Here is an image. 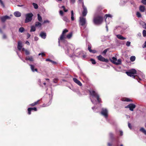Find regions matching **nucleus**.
<instances>
[{
  "instance_id": "obj_60",
  "label": "nucleus",
  "mask_w": 146,
  "mask_h": 146,
  "mask_svg": "<svg viewBox=\"0 0 146 146\" xmlns=\"http://www.w3.org/2000/svg\"><path fill=\"white\" fill-rule=\"evenodd\" d=\"M6 36L5 34H3V39H6Z\"/></svg>"
},
{
  "instance_id": "obj_31",
  "label": "nucleus",
  "mask_w": 146,
  "mask_h": 146,
  "mask_svg": "<svg viewBox=\"0 0 146 146\" xmlns=\"http://www.w3.org/2000/svg\"><path fill=\"white\" fill-rule=\"evenodd\" d=\"M140 130L145 135H146V130L143 127H141L140 129Z\"/></svg>"
},
{
  "instance_id": "obj_55",
  "label": "nucleus",
  "mask_w": 146,
  "mask_h": 146,
  "mask_svg": "<svg viewBox=\"0 0 146 146\" xmlns=\"http://www.w3.org/2000/svg\"><path fill=\"white\" fill-rule=\"evenodd\" d=\"M90 52H92L93 53H95L96 52V50H91V51H90Z\"/></svg>"
},
{
  "instance_id": "obj_44",
  "label": "nucleus",
  "mask_w": 146,
  "mask_h": 146,
  "mask_svg": "<svg viewBox=\"0 0 146 146\" xmlns=\"http://www.w3.org/2000/svg\"><path fill=\"white\" fill-rule=\"evenodd\" d=\"M109 50L108 48H107L105 49L102 52V54H106V53L108 51V50Z\"/></svg>"
},
{
  "instance_id": "obj_7",
  "label": "nucleus",
  "mask_w": 146,
  "mask_h": 146,
  "mask_svg": "<svg viewBox=\"0 0 146 146\" xmlns=\"http://www.w3.org/2000/svg\"><path fill=\"white\" fill-rule=\"evenodd\" d=\"M110 60L113 63L116 65L121 64V61L120 59L117 60V58L115 57H112L110 59Z\"/></svg>"
},
{
  "instance_id": "obj_2",
  "label": "nucleus",
  "mask_w": 146,
  "mask_h": 146,
  "mask_svg": "<svg viewBox=\"0 0 146 146\" xmlns=\"http://www.w3.org/2000/svg\"><path fill=\"white\" fill-rule=\"evenodd\" d=\"M90 94V98L92 103L94 104H96V101L93 100L94 98H96L98 102L100 103L101 102V100L100 98V96L98 92L93 90L89 91Z\"/></svg>"
},
{
  "instance_id": "obj_23",
  "label": "nucleus",
  "mask_w": 146,
  "mask_h": 146,
  "mask_svg": "<svg viewBox=\"0 0 146 146\" xmlns=\"http://www.w3.org/2000/svg\"><path fill=\"white\" fill-rule=\"evenodd\" d=\"M117 37L119 39L121 40H124L126 39V38L123 36L120 35H116Z\"/></svg>"
},
{
  "instance_id": "obj_39",
  "label": "nucleus",
  "mask_w": 146,
  "mask_h": 146,
  "mask_svg": "<svg viewBox=\"0 0 146 146\" xmlns=\"http://www.w3.org/2000/svg\"><path fill=\"white\" fill-rule=\"evenodd\" d=\"M31 109L32 108H29L28 109V114L29 115L31 114V111H32Z\"/></svg>"
},
{
  "instance_id": "obj_40",
  "label": "nucleus",
  "mask_w": 146,
  "mask_h": 146,
  "mask_svg": "<svg viewBox=\"0 0 146 146\" xmlns=\"http://www.w3.org/2000/svg\"><path fill=\"white\" fill-rule=\"evenodd\" d=\"M25 30L24 28H19V31L20 33L23 32Z\"/></svg>"
},
{
  "instance_id": "obj_25",
  "label": "nucleus",
  "mask_w": 146,
  "mask_h": 146,
  "mask_svg": "<svg viewBox=\"0 0 146 146\" xmlns=\"http://www.w3.org/2000/svg\"><path fill=\"white\" fill-rule=\"evenodd\" d=\"M14 15L17 17H19L21 16V13L19 11H16L14 13Z\"/></svg>"
},
{
  "instance_id": "obj_6",
  "label": "nucleus",
  "mask_w": 146,
  "mask_h": 146,
  "mask_svg": "<svg viewBox=\"0 0 146 146\" xmlns=\"http://www.w3.org/2000/svg\"><path fill=\"white\" fill-rule=\"evenodd\" d=\"M72 46V45L68 43L65 44L63 46L65 53L67 55H68L70 52L71 51L70 46Z\"/></svg>"
},
{
  "instance_id": "obj_64",
  "label": "nucleus",
  "mask_w": 146,
  "mask_h": 146,
  "mask_svg": "<svg viewBox=\"0 0 146 146\" xmlns=\"http://www.w3.org/2000/svg\"><path fill=\"white\" fill-rule=\"evenodd\" d=\"M108 146H112L111 145L110 143H108Z\"/></svg>"
},
{
  "instance_id": "obj_53",
  "label": "nucleus",
  "mask_w": 146,
  "mask_h": 146,
  "mask_svg": "<svg viewBox=\"0 0 146 146\" xmlns=\"http://www.w3.org/2000/svg\"><path fill=\"white\" fill-rule=\"evenodd\" d=\"M91 47L90 45H88V50L90 52V51H91Z\"/></svg>"
},
{
  "instance_id": "obj_57",
  "label": "nucleus",
  "mask_w": 146,
  "mask_h": 146,
  "mask_svg": "<svg viewBox=\"0 0 146 146\" xmlns=\"http://www.w3.org/2000/svg\"><path fill=\"white\" fill-rule=\"evenodd\" d=\"M143 48H146V41H145L144 44L143 45Z\"/></svg>"
},
{
  "instance_id": "obj_18",
  "label": "nucleus",
  "mask_w": 146,
  "mask_h": 146,
  "mask_svg": "<svg viewBox=\"0 0 146 146\" xmlns=\"http://www.w3.org/2000/svg\"><path fill=\"white\" fill-rule=\"evenodd\" d=\"M46 33L43 32H42L40 34V36L42 38L44 39L46 38Z\"/></svg>"
},
{
  "instance_id": "obj_59",
  "label": "nucleus",
  "mask_w": 146,
  "mask_h": 146,
  "mask_svg": "<svg viewBox=\"0 0 146 146\" xmlns=\"http://www.w3.org/2000/svg\"><path fill=\"white\" fill-rule=\"evenodd\" d=\"M31 35L29 33H27V38H28L30 37Z\"/></svg>"
},
{
  "instance_id": "obj_48",
  "label": "nucleus",
  "mask_w": 146,
  "mask_h": 146,
  "mask_svg": "<svg viewBox=\"0 0 146 146\" xmlns=\"http://www.w3.org/2000/svg\"><path fill=\"white\" fill-rule=\"evenodd\" d=\"M0 3L3 7H5V5L1 0H0Z\"/></svg>"
},
{
  "instance_id": "obj_24",
  "label": "nucleus",
  "mask_w": 146,
  "mask_h": 146,
  "mask_svg": "<svg viewBox=\"0 0 146 146\" xmlns=\"http://www.w3.org/2000/svg\"><path fill=\"white\" fill-rule=\"evenodd\" d=\"M121 100L123 101L124 102H132L131 100L128 98H122Z\"/></svg>"
},
{
  "instance_id": "obj_49",
  "label": "nucleus",
  "mask_w": 146,
  "mask_h": 146,
  "mask_svg": "<svg viewBox=\"0 0 146 146\" xmlns=\"http://www.w3.org/2000/svg\"><path fill=\"white\" fill-rule=\"evenodd\" d=\"M119 133H120V136H122L123 135V131L121 130H119Z\"/></svg>"
},
{
  "instance_id": "obj_9",
  "label": "nucleus",
  "mask_w": 146,
  "mask_h": 146,
  "mask_svg": "<svg viewBox=\"0 0 146 146\" xmlns=\"http://www.w3.org/2000/svg\"><path fill=\"white\" fill-rule=\"evenodd\" d=\"M33 15V14L32 13H29L27 14L26 15L25 22L27 23L31 21L32 19V17Z\"/></svg>"
},
{
  "instance_id": "obj_61",
  "label": "nucleus",
  "mask_w": 146,
  "mask_h": 146,
  "mask_svg": "<svg viewBox=\"0 0 146 146\" xmlns=\"http://www.w3.org/2000/svg\"><path fill=\"white\" fill-rule=\"evenodd\" d=\"M46 61H50V62H52V60L50 59H46Z\"/></svg>"
},
{
  "instance_id": "obj_32",
  "label": "nucleus",
  "mask_w": 146,
  "mask_h": 146,
  "mask_svg": "<svg viewBox=\"0 0 146 146\" xmlns=\"http://www.w3.org/2000/svg\"><path fill=\"white\" fill-rule=\"evenodd\" d=\"M37 15L38 20L40 22H42V19L41 16L39 14H38Z\"/></svg>"
},
{
  "instance_id": "obj_21",
  "label": "nucleus",
  "mask_w": 146,
  "mask_h": 146,
  "mask_svg": "<svg viewBox=\"0 0 146 146\" xmlns=\"http://www.w3.org/2000/svg\"><path fill=\"white\" fill-rule=\"evenodd\" d=\"M22 43L21 42H19L18 43L17 48L19 50H20L22 47Z\"/></svg>"
},
{
  "instance_id": "obj_56",
  "label": "nucleus",
  "mask_w": 146,
  "mask_h": 146,
  "mask_svg": "<svg viewBox=\"0 0 146 146\" xmlns=\"http://www.w3.org/2000/svg\"><path fill=\"white\" fill-rule=\"evenodd\" d=\"M128 126L130 129H131V124L129 123H128Z\"/></svg>"
},
{
  "instance_id": "obj_58",
  "label": "nucleus",
  "mask_w": 146,
  "mask_h": 146,
  "mask_svg": "<svg viewBox=\"0 0 146 146\" xmlns=\"http://www.w3.org/2000/svg\"><path fill=\"white\" fill-rule=\"evenodd\" d=\"M60 14L61 15H62L63 14V12L62 11L60 10Z\"/></svg>"
},
{
  "instance_id": "obj_10",
  "label": "nucleus",
  "mask_w": 146,
  "mask_h": 146,
  "mask_svg": "<svg viewBox=\"0 0 146 146\" xmlns=\"http://www.w3.org/2000/svg\"><path fill=\"white\" fill-rule=\"evenodd\" d=\"M80 24L81 25L83 26L86 24V20L85 18L80 17Z\"/></svg>"
},
{
  "instance_id": "obj_20",
  "label": "nucleus",
  "mask_w": 146,
  "mask_h": 146,
  "mask_svg": "<svg viewBox=\"0 0 146 146\" xmlns=\"http://www.w3.org/2000/svg\"><path fill=\"white\" fill-rule=\"evenodd\" d=\"M73 34V32L72 31L70 32L67 35L66 37V38L68 39H70L72 36Z\"/></svg>"
},
{
  "instance_id": "obj_36",
  "label": "nucleus",
  "mask_w": 146,
  "mask_h": 146,
  "mask_svg": "<svg viewBox=\"0 0 146 146\" xmlns=\"http://www.w3.org/2000/svg\"><path fill=\"white\" fill-rule=\"evenodd\" d=\"M63 20L66 22H69V20L68 18L66 17H64L63 18Z\"/></svg>"
},
{
  "instance_id": "obj_11",
  "label": "nucleus",
  "mask_w": 146,
  "mask_h": 146,
  "mask_svg": "<svg viewBox=\"0 0 146 146\" xmlns=\"http://www.w3.org/2000/svg\"><path fill=\"white\" fill-rule=\"evenodd\" d=\"M135 107L136 106L135 105L133 104H131L125 106V108H129L130 111H133V109L135 108Z\"/></svg>"
},
{
  "instance_id": "obj_34",
  "label": "nucleus",
  "mask_w": 146,
  "mask_h": 146,
  "mask_svg": "<svg viewBox=\"0 0 146 146\" xmlns=\"http://www.w3.org/2000/svg\"><path fill=\"white\" fill-rule=\"evenodd\" d=\"M135 59V57L134 56H132L130 58V60L131 62H133Z\"/></svg>"
},
{
  "instance_id": "obj_50",
  "label": "nucleus",
  "mask_w": 146,
  "mask_h": 146,
  "mask_svg": "<svg viewBox=\"0 0 146 146\" xmlns=\"http://www.w3.org/2000/svg\"><path fill=\"white\" fill-rule=\"evenodd\" d=\"M36 30V28H31L30 30L31 32H34Z\"/></svg>"
},
{
  "instance_id": "obj_3",
  "label": "nucleus",
  "mask_w": 146,
  "mask_h": 146,
  "mask_svg": "<svg viewBox=\"0 0 146 146\" xmlns=\"http://www.w3.org/2000/svg\"><path fill=\"white\" fill-rule=\"evenodd\" d=\"M76 56L79 58H81L82 59H84L86 57V53L83 51L80 50V49H77L75 51Z\"/></svg>"
},
{
  "instance_id": "obj_29",
  "label": "nucleus",
  "mask_w": 146,
  "mask_h": 146,
  "mask_svg": "<svg viewBox=\"0 0 146 146\" xmlns=\"http://www.w3.org/2000/svg\"><path fill=\"white\" fill-rule=\"evenodd\" d=\"M71 20L72 21H73L74 19V13L73 11L72 10L71 11Z\"/></svg>"
},
{
  "instance_id": "obj_35",
  "label": "nucleus",
  "mask_w": 146,
  "mask_h": 146,
  "mask_svg": "<svg viewBox=\"0 0 146 146\" xmlns=\"http://www.w3.org/2000/svg\"><path fill=\"white\" fill-rule=\"evenodd\" d=\"M90 61L92 62V64H96V62L95 60L91 58L90 60Z\"/></svg>"
},
{
  "instance_id": "obj_41",
  "label": "nucleus",
  "mask_w": 146,
  "mask_h": 146,
  "mask_svg": "<svg viewBox=\"0 0 146 146\" xmlns=\"http://www.w3.org/2000/svg\"><path fill=\"white\" fill-rule=\"evenodd\" d=\"M136 15L138 17H141V15L140 13L139 12H137L136 13Z\"/></svg>"
},
{
  "instance_id": "obj_62",
  "label": "nucleus",
  "mask_w": 146,
  "mask_h": 146,
  "mask_svg": "<svg viewBox=\"0 0 146 146\" xmlns=\"http://www.w3.org/2000/svg\"><path fill=\"white\" fill-rule=\"evenodd\" d=\"M34 39L35 40L37 41L38 40V38L37 37H35Z\"/></svg>"
},
{
  "instance_id": "obj_14",
  "label": "nucleus",
  "mask_w": 146,
  "mask_h": 146,
  "mask_svg": "<svg viewBox=\"0 0 146 146\" xmlns=\"http://www.w3.org/2000/svg\"><path fill=\"white\" fill-rule=\"evenodd\" d=\"M112 17V16L110 14H107L105 15L104 16V18L105 19V21L107 24V23L109 24V21H108L107 20L109 19L110 18L111 19Z\"/></svg>"
},
{
  "instance_id": "obj_12",
  "label": "nucleus",
  "mask_w": 146,
  "mask_h": 146,
  "mask_svg": "<svg viewBox=\"0 0 146 146\" xmlns=\"http://www.w3.org/2000/svg\"><path fill=\"white\" fill-rule=\"evenodd\" d=\"M98 59L100 61L105 62H108V60L107 59H106L101 55H100L97 56Z\"/></svg>"
},
{
  "instance_id": "obj_16",
  "label": "nucleus",
  "mask_w": 146,
  "mask_h": 146,
  "mask_svg": "<svg viewBox=\"0 0 146 146\" xmlns=\"http://www.w3.org/2000/svg\"><path fill=\"white\" fill-rule=\"evenodd\" d=\"M10 19V17L7 15L1 17V19L2 22H4L7 19Z\"/></svg>"
},
{
  "instance_id": "obj_46",
  "label": "nucleus",
  "mask_w": 146,
  "mask_h": 146,
  "mask_svg": "<svg viewBox=\"0 0 146 146\" xmlns=\"http://www.w3.org/2000/svg\"><path fill=\"white\" fill-rule=\"evenodd\" d=\"M70 2V3L73 4L76 2V0H69Z\"/></svg>"
},
{
  "instance_id": "obj_45",
  "label": "nucleus",
  "mask_w": 146,
  "mask_h": 146,
  "mask_svg": "<svg viewBox=\"0 0 146 146\" xmlns=\"http://www.w3.org/2000/svg\"><path fill=\"white\" fill-rule=\"evenodd\" d=\"M58 81V79L57 78H55L53 80V82L54 83H56Z\"/></svg>"
},
{
  "instance_id": "obj_37",
  "label": "nucleus",
  "mask_w": 146,
  "mask_h": 146,
  "mask_svg": "<svg viewBox=\"0 0 146 146\" xmlns=\"http://www.w3.org/2000/svg\"><path fill=\"white\" fill-rule=\"evenodd\" d=\"M33 5L35 9H37L38 8V6L37 4L36 3H33Z\"/></svg>"
},
{
  "instance_id": "obj_28",
  "label": "nucleus",
  "mask_w": 146,
  "mask_h": 146,
  "mask_svg": "<svg viewBox=\"0 0 146 146\" xmlns=\"http://www.w3.org/2000/svg\"><path fill=\"white\" fill-rule=\"evenodd\" d=\"M109 136L110 139L112 140L114 139V135L112 133L110 132L109 133Z\"/></svg>"
},
{
  "instance_id": "obj_38",
  "label": "nucleus",
  "mask_w": 146,
  "mask_h": 146,
  "mask_svg": "<svg viewBox=\"0 0 146 146\" xmlns=\"http://www.w3.org/2000/svg\"><path fill=\"white\" fill-rule=\"evenodd\" d=\"M141 24L142 25L143 27L146 28V23L143 22H141Z\"/></svg>"
},
{
  "instance_id": "obj_63",
  "label": "nucleus",
  "mask_w": 146,
  "mask_h": 146,
  "mask_svg": "<svg viewBox=\"0 0 146 146\" xmlns=\"http://www.w3.org/2000/svg\"><path fill=\"white\" fill-rule=\"evenodd\" d=\"M25 43L28 45H30V44L29 42L28 41H26Z\"/></svg>"
},
{
  "instance_id": "obj_1",
  "label": "nucleus",
  "mask_w": 146,
  "mask_h": 146,
  "mask_svg": "<svg viewBox=\"0 0 146 146\" xmlns=\"http://www.w3.org/2000/svg\"><path fill=\"white\" fill-rule=\"evenodd\" d=\"M126 73L129 76L132 77L133 78H135L139 82V80H142L144 79L145 76L141 72L139 71L137 72V75L135 76L134 74H136V71L135 69H132L129 70L128 71L126 72Z\"/></svg>"
},
{
  "instance_id": "obj_8",
  "label": "nucleus",
  "mask_w": 146,
  "mask_h": 146,
  "mask_svg": "<svg viewBox=\"0 0 146 146\" xmlns=\"http://www.w3.org/2000/svg\"><path fill=\"white\" fill-rule=\"evenodd\" d=\"M108 111L106 108H102L101 109V113L102 115L104 116L106 119H108Z\"/></svg>"
},
{
  "instance_id": "obj_27",
  "label": "nucleus",
  "mask_w": 146,
  "mask_h": 146,
  "mask_svg": "<svg viewBox=\"0 0 146 146\" xmlns=\"http://www.w3.org/2000/svg\"><path fill=\"white\" fill-rule=\"evenodd\" d=\"M40 100H38L37 101L34 102L29 105V106H33L38 104V102Z\"/></svg>"
},
{
  "instance_id": "obj_4",
  "label": "nucleus",
  "mask_w": 146,
  "mask_h": 146,
  "mask_svg": "<svg viewBox=\"0 0 146 146\" xmlns=\"http://www.w3.org/2000/svg\"><path fill=\"white\" fill-rule=\"evenodd\" d=\"M68 31L66 29H65L63 31L62 34L60 37L58 38V45L60 46V41L64 42L66 38L65 34L68 32Z\"/></svg>"
},
{
  "instance_id": "obj_5",
  "label": "nucleus",
  "mask_w": 146,
  "mask_h": 146,
  "mask_svg": "<svg viewBox=\"0 0 146 146\" xmlns=\"http://www.w3.org/2000/svg\"><path fill=\"white\" fill-rule=\"evenodd\" d=\"M103 18L100 16H98L94 18L93 22L94 24L97 25L101 24L103 21Z\"/></svg>"
},
{
  "instance_id": "obj_51",
  "label": "nucleus",
  "mask_w": 146,
  "mask_h": 146,
  "mask_svg": "<svg viewBox=\"0 0 146 146\" xmlns=\"http://www.w3.org/2000/svg\"><path fill=\"white\" fill-rule=\"evenodd\" d=\"M142 2L144 5H146V0H142Z\"/></svg>"
},
{
  "instance_id": "obj_42",
  "label": "nucleus",
  "mask_w": 146,
  "mask_h": 146,
  "mask_svg": "<svg viewBox=\"0 0 146 146\" xmlns=\"http://www.w3.org/2000/svg\"><path fill=\"white\" fill-rule=\"evenodd\" d=\"M143 36L144 37L146 36V31L144 30L143 31Z\"/></svg>"
},
{
  "instance_id": "obj_26",
  "label": "nucleus",
  "mask_w": 146,
  "mask_h": 146,
  "mask_svg": "<svg viewBox=\"0 0 146 146\" xmlns=\"http://www.w3.org/2000/svg\"><path fill=\"white\" fill-rule=\"evenodd\" d=\"M51 98L49 102L47 104H43L42 105V107H47L49 106L51 103Z\"/></svg>"
},
{
  "instance_id": "obj_15",
  "label": "nucleus",
  "mask_w": 146,
  "mask_h": 146,
  "mask_svg": "<svg viewBox=\"0 0 146 146\" xmlns=\"http://www.w3.org/2000/svg\"><path fill=\"white\" fill-rule=\"evenodd\" d=\"M73 80L74 82L77 84L79 86H82V83L76 78H73Z\"/></svg>"
},
{
  "instance_id": "obj_33",
  "label": "nucleus",
  "mask_w": 146,
  "mask_h": 146,
  "mask_svg": "<svg viewBox=\"0 0 146 146\" xmlns=\"http://www.w3.org/2000/svg\"><path fill=\"white\" fill-rule=\"evenodd\" d=\"M41 25V23L38 22H36L35 24V26L36 27H40Z\"/></svg>"
},
{
  "instance_id": "obj_13",
  "label": "nucleus",
  "mask_w": 146,
  "mask_h": 146,
  "mask_svg": "<svg viewBox=\"0 0 146 146\" xmlns=\"http://www.w3.org/2000/svg\"><path fill=\"white\" fill-rule=\"evenodd\" d=\"M82 7L83 9V11L82 12V15L83 16L85 17L87 14V10L86 7L84 6V3L83 2V4L82 5Z\"/></svg>"
},
{
  "instance_id": "obj_22",
  "label": "nucleus",
  "mask_w": 146,
  "mask_h": 146,
  "mask_svg": "<svg viewBox=\"0 0 146 146\" xmlns=\"http://www.w3.org/2000/svg\"><path fill=\"white\" fill-rule=\"evenodd\" d=\"M25 60H29L31 62L34 61V59L32 56L26 57L25 58Z\"/></svg>"
},
{
  "instance_id": "obj_43",
  "label": "nucleus",
  "mask_w": 146,
  "mask_h": 146,
  "mask_svg": "<svg viewBox=\"0 0 146 146\" xmlns=\"http://www.w3.org/2000/svg\"><path fill=\"white\" fill-rule=\"evenodd\" d=\"M131 44V42L129 41H127L126 42V45L127 46H130Z\"/></svg>"
},
{
  "instance_id": "obj_47",
  "label": "nucleus",
  "mask_w": 146,
  "mask_h": 146,
  "mask_svg": "<svg viewBox=\"0 0 146 146\" xmlns=\"http://www.w3.org/2000/svg\"><path fill=\"white\" fill-rule=\"evenodd\" d=\"M25 53L26 55H28L30 54L29 52L27 49L25 50Z\"/></svg>"
},
{
  "instance_id": "obj_19",
  "label": "nucleus",
  "mask_w": 146,
  "mask_h": 146,
  "mask_svg": "<svg viewBox=\"0 0 146 146\" xmlns=\"http://www.w3.org/2000/svg\"><path fill=\"white\" fill-rule=\"evenodd\" d=\"M29 65L30 66L31 69L33 72H38L37 69L34 68L35 66L34 65L31 64H29Z\"/></svg>"
},
{
  "instance_id": "obj_30",
  "label": "nucleus",
  "mask_w": 146,
  "mask_h": 146,
  "mask_svg": "<svg viewBox=\"0 0 146 146\" xmlns=\"http://www.w3.org/2000/svg\"><path fill=\"white\" fill-rule=\"evenodd\" d=\"M139 10L142 12H144L145 11V7L143 6H141L139 7Z\"/></svg>"
},
{
  "instance_id": "obj_54",
  "label": "nucleus",
  "mask_w": 146,
  "mask_h": 146,
  "mask_svg": "<svg viewBox=\"0 0 146 146\" xmlns=\"http://www.w3.org/2000/svg\"><path fill=\"white\" fill-rule=\"evenodd\" d=\"M41 81L40 79H39L38 80V84L40 85V86H41Z\"/></svg>"
},
{
  "instance_id": "obj_52",
  "label": "nucleus",
  "mask_w": 146,
  "mask_h": 146,
  "mask_svg": "<svg viewBox=\"0 0 146 146\" xmlns=\"http://www.w3.org/2000/svg\"><path fill=\"white\" fill-rule=\"evenodd\" d=\"M31 110H34L35 111H36L37 110V108L36 107H34L33 108H32Z\"/></svg>"
},
{
  "instance_id": "obj_17",
  "label": "nucleus",
  "mask_w": 146,
  "mask_h": 146,
  "mask_svg": "<svg viewBox=\"0 0 146 146\" xmlns=\"http://www.w3.org/2000/svg\"><path fill=\"white\" fill-rule=\"evenodd\" d=\"M72 90L74 92L76 93L77 94L80 95V92L78 88H75L73 87H72Z\"/></svg>"
}]
</instances>
